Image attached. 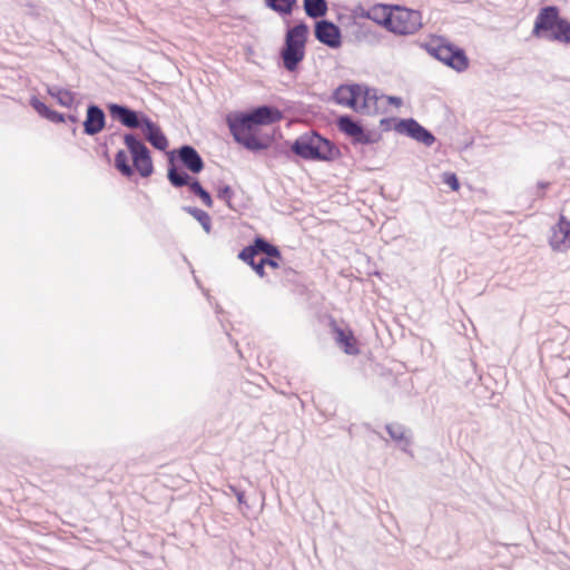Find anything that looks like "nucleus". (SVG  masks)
Returning a JSON list of instances; mask_svg holds the SVG:
<instances>
[{"label": "nucleus", "instance_id": "obj_1", "mask_svg": "<svg viewBox=\"0 0 570 570\" xmlns=\"http://www.w3.org/2000/svg\"><path fill=\"white\" fill-rule=\"evenodd\" d=\"M282 119V112L271 106H261L249 112L229 115L226 119L234 139L250 151L267 148L268 144L256 135V126L271 125Z\"/></svg>", "mask_w": 570, "mask_h": 570}, {"label": "nucleus", "instance_id": "obj_2", "mask_svg": "<svg viewBox=\"0 0 570 570\" xmlns=\"http://www.w3.org/2000/svg\"><path fill=\"white\" fill-rule=\"evenodd\" d=\"M292 150L304 159L322 161L334 160L340 155L333 142L316 132L298 137L292 145Z\"/></svg>", "mask_w": 570, "mask_h": 570}, {"label": "nucleus", "instance_id": "obj_3", "mask_svg": "<svg viewBox=\"0 0 570 570\" xmlns=\"http://www.w3.org/2000/svg\"><path fill=\"white\" fill-rule=\"evenodd\" d=\"M308 28L304 22L289 29L285 38V47L282 50L284 67L288 71L296 69L297 65L304 58V46L306 42Z\"/></svg>", "mask_w": 570, "mask_h": 570}, {"label": "nucleus", "instance_id": "obj_4", "mask_svg": "<svg viewBox=\"0 0 570 570\" xmlns=\"http://www.w3.org/2000/svg\"><path fill=\"white\" fill-rule=\"evenodd\" d=\"M390 31L395 35H414L422 27L420 11L395 6L390 12Z\"/></svg>", "mask_w": 570, "mask_h": 570}, {"label": "nucleus", "instance_id": "obj_5", "mask_svg": "<svg viewBox=\"0 0 570 570\" xmlns=\"http://www.w3.org/2000/svg\"><path fill=\"white\" fill-rule=\"evenodd\" d=\"M428 50L431 56L455 71L461 72L468 68V58L460 48L449 43H432L429 46Z\"/></svg>", "mask_w": 570, "mask_h": 570}, {"label": "nucleus", "instance_id": "obj_6", "mask_svg": "<svg viewBox=\"0 0 570 570\" xmlns=\"http://www.w3.org/2000/svg\"><path fill=\"white\" fill-rule=\"evenodd\" d=\"M338 129L353 138L355 144L372 145L377 142L380 136L375 131L365 130L350 116H341L337 120Z\"/></svg>", "mask_w": 570, "mask_h": 570}, {"label": "nucleus", "instance_id": "obj_7", "mask_svg": "<svg viewBox=\"0 0 570 570\" xmlns=\"http://www.w3.org/2000/svg\"><path fill=\"white\" fill-rule=\"evenodd\" d=\"M315 38L323 45L332 49H337L342 45V35L340 28L328 21L320 20L315 23Z\"/></svg>", "mask_w": 570, "mask_h": 570}, {"label": "nucleus", "instance_id": "obj_8", "mask_svg": "<svg viewBox=\"0 0 570 570\" xmlns=\"http://www.w3.org/2000/svg\"><path fill=\"white\" fill-rule=\"evenodd\" d=\"M396 130L419 142L430 147L435 141L434 136L414 119H403L396 125Z\"/></svg>", "mask_w": 570, "mask_h": 570}, {"label": "nucleus", "instance_id": "obj_9", "mask_svg": "<svg viewBox=\"0 0 570 570\" xmlns=\"http://www.w3.org/2000/svg\"><path fill=\"white\" fill-rule=\"evenodd\" d=\"M560 20L557 7H544L535 18L533 33L538 37H544V35H548L547 32L554 30Z\"/></svg>", "mask_w": 570, "mask_h": 570}, {"label": "nucleus", "instance_id": "obj_10", "mask_svg": "<svg viewBox=\"0 0 570 570\" xmlns=\"http://www.w3.org/2000/svg\"><path fill=\"white\" fill-rule=\"evenodd\" d=\"M549 243L554 250L564 252L570 248V220L564 216H560L558 225L552 228Z\"/></svg>", "mask_w": 570, "mask_h": 570}, {"label": "nucleus", "instance_id": "obj_11", "mask_svg": "<svg viewBox=\"0 0 570 570\" xmlns=\"http://www.w3.org/2000/svg\"><path fill=\"white\" fill-rule=\"evenodd\" d=\"M108 110L112 118L117 119L124 126L128 128L142 127V118L139 114L126 106L110 104Z\"/></svg>", "mask_w": 570, "mask_h": 570}, {"label": "nucleus", "instance_id": "obj_12", "mask_svg": "<svg viewBox=\"0 0 570 570\" xmlns=\"http://www.w3.org/2000/svg\"><path fill=\"white\" fill-rule=\"evenodd\" d=\"M361 85H342L334 92V99L338 105L350 107L355 111L360 108L358 95Z\"/></svg>", "mask_w": 570, "mask_h": 570}, {"label": "nucleus", "instance_id": "obj_13", "mask_svg": "<svg viewBox=\"0 0 570 570\" xmlns=\"http://www.w3.org/2000/svg\"><path fill=\"white\" fill-rule=\"evenodd\" d=\"M106 122V116L102 109L96 105L87 108L86 120L83 121V131L89 136L100 132Z\"/></svg>", "mask_w": 570, "mask_h": 570}, {"label": "nucleus", "instance_id": "obj_14", "mask_svg": "<svg viewBox=\"0 0 570 570\" xmlns=\"http://www.w3.org/2000/svg\"><path fill=\"white\" fill-rule=\"evenodd\" d=\"M177 154L183 165L193 174H198L204 169V161L194 147L184 145L177 150Z\"/></svg>", "mask_w": 570, "mask_h": 570}, {"label": "nucleus", "instance_id": "obj_15", "mask_svg": "<svg viewBox=\"0 0 570 570\" xmlns=\"http://www.w3.org/2000/svg\"><path fill=\"white\" fill-rule=\"evenodd\" d=\"M142 131L146 136V139L159 150H165L168 146V140L166 136L163 134L161 129L158 125L153 122L149 118H142Z\"/></svg>", "mask_w": 570, "mask_h": 570}, {"label": "nucleus", "instance_id": "obj_16", "mask_svg": "<svg viewBox=\"0 0 570 570\" xmlns=\"http://www.w3.org/2000/svg\"><path fill=\"white\" fill-rule=\"evenodd\" d=\"M377 100L379 97L376 90L361 85V92L358 95L360 108H357L356 111L363 114H372L376 111Z\"/></svg>", "mask_w": 570, "mask_h": 570}, {"label": "nucleus", "instance_id": "obj_17", "mask_svg": "<svg viewBox=\"0 0 570 570\" xmlns=\"http://www.w3.org/2000/svg\"><path fill=\"white\" fill-rule=\"evenodd\" d=\"M47 92L66 108H70L75 102V94L59 86H47Z\"/></svg>", "mask_w": 570, "mask_h": 570}, {"label": "nucleus", "instance_id": "obj_18", "mask_svg": "<svg viewBox=\"0 0 570 570\" xmlns=\"http://www.w3.org/2000/svg\"><path fill=\"white\" fill-rule=\"evenodd\" d=\"M548 40L570 43V22L563 18L557 23L554 30L549 35H544Z\"/></svg>", "mask_w": 570, "mask_h": 570}, {"label": "nucleus", "instance_id": "obj_19", "mask_svg": "<svg viewBox=\"0 0 570 570\" xmlns=\"http://www.w3.org/2000/svg\"><path fill=\"white\" fill-rule=\"evenodd\" d=\"M304 9L308 17L320 18L325 16L327 4L325 0H304Z\"/></svg>", "mask_w": 570, "mask_h": 570}, {"label": "nucleus", "instance_id": "obj_20", "mask_svg": "<svg viewBox=\"0 0 570 570\" xmlns=\"http://www.w3.org/2000/svg\"><path fill=\"white\" fill-rule=\"evenodd\" d=\"M391 6H377L370 11V18L377 23L384 26L390 31V12L392 11Z\"/></svg>", "mask_w": 570, "mask_h": 570}, {"label": "nucleus", "instance_id": "obj_21", "mask_svg": "<svg viewBox=\"0 0 570 570\" xmlns=\"http://www.w3.org/2000/svg\"><path fill=\"white\" fill-rule=\"evenodd\" d=\"M132 163L141 177H149L153 174L154 167L149 151L135 157Z\"/></svg>", "mask_w": 570, "mask_h": 570}, {"label": "nucleus", "instance_id": "obj_22", "mask_svg": "<svg viewBox=\"0 0 570 570\" xmlns=\"http://www.w3.org/2000/svg\"><path fill=\"white\" fill-rule=\"evenodd\" d=\"M124 141L129 150V153L132 156V159L135 157L141 156L145 153H148V148L144 142L138 140L132 134H126L124 137Z\"/></svg>", "mask_w": 570, "mask_h": 570}, {"label": "nucleus", "instance_id": "obj_23", "mask_svg": "<svg viewBox=\"0 0 570 570\" xmlns=\"http://www.w3.org/2000/svg\"><path fill=\"white\" fill-rule=\"evenodd\" d=\"M168 180L175 187H183L191 183L190 176L185 171L178 170L174 165L168 168L167 173Z\"/></svg>", "mask_w": 570, "mask_h": 570}, {"label": "nucleus", "instance_id": "obj_24", "mask_svg": "<svg viewBox=\"0 0 570 570\" xmlns=\"http://www.w3.org/2000/svg\"><path fill=\"white\" fill-rule=\"evenodd\" d=\"M386 431L394 441L404 442L403 450L406 451V446H409L411 442L406 438L405 428L399 423H391L386 425Z\"/></svg>", "mask_w": 570, "mask_h": 570}, {"label": "nucleus", "instance_id": "obj_25", "mask_svg": "<svg viewBox=\"0 0 570 570\" xmlns=\"http://www.w3.org/2000/svg\"><path fill=\"white\" fill-rule=\"evenodd\" d=\"M184 210H186L189 215H191L204 228L206 233H209L212 229V219L210 216L196 207H185Z\"/></svg>", "mask_w": 570, "mask_h": 570}, {"label": "nucleus", "instance_id": "obj_26", "mask_svg": "<svg viewBox=\"0 0 570 570\" xmlns=\"http://www.w3.org/2000/svg\"><path fill=\"white\" fill-rule=\"evenodd\" d=\"M254 244H255V248L257 250V253H263L265 254L267 257H276V258H281V252L279 249L269 244L267 240H265L264 238L262 237H256L255 240H254Z\"/></svg>", "mask_w": 570, "mask_h": 570}, {"label": "nucleus", "instance_id": "obj_27", "mask_svg": "<svg viewBox=\"0 0 570 570\" xmlns=\"http://www.w3.org/2000/svg\"><path fill=\"white\" fill-rule=\"evenodd\" d=\"M336 341L344 346V351L347 354H356L358 350L354 345V337L352 334H346L343 330L336 328Z\"/></svg>", "mask_w": 570, "mask_h": 570}, {"label": "nucleus", "instance_id": "obj_28", "mask_svg": "<svg viewBox=\"0 0 570 570\" xmlns=\"http://www.w3.org/2000/svg\"><path fill=\"white\" fill-rule=\"evenodd\" d=\"M296 0H265L268 8L279 14H289Z\"/></svg>", "mask_w": 570, "mask_h": 570}, {"label": "nucleus", "instance_id": "obj_29", "mask_svg": "<svg viewBox=\"0 0 570 570\" xmlns=\"http://www.w3.org/2000/svg\"><path fill=\"white\" fill-rule=\"evenodd\" d=\"M115 166L126 177H130L134 174V170L128 163V156L125 150H119L116 154Z\"/></svg>", "mask_w": 570, "mask_h": 570}, {"label": "nucleus", "instance_id": "obj_30", "mask_svg": "<svg viewBox=\"0 0 570 570\" xmlns=\"http://www.w3.org/2000/svg\"><path fill=\"white\" fill-rule=\"evenodd\" d=\"M189 188L190 190L197 195L202 202L207 206V207H212L213 206V199L209 195V193L207 190H205L202 185L199 184V181L197 180H193L190 184H189Z\"/></svg>", "mask_w": 570, "mask_h": 570}, {"label": "nucleus", "instance_id": "obj_31", "mask_svg": "<svg viewBox=\"0 0 570 570\" xmlns=\"http://www.w3.org/2000/svg\"><path fill=\"white\" fill-rule=\"evenodd\" d=\"M257 250L255 248V244L253 243L252 245L249 246H246L245 248H243L239 254H238V258L242 259L243 262L247 263L249 266H252L255 262H254V257L257 255Z\"/></svg>", "mask_w": 570, "mask_h": 570}, {"label": "nucleus", "instance_id": "obj_32", "mask_svg": "<svg viewBox=\"0 0 570 570\" xmlns=\"http://www.w3.org/2000/svg\"><path fill=\"white\" fill-rule=\"evenodd\" d=\"M31 106L35 108V110L43 116V117H48L49 112L51 111L43 102H41L40 100L33 98L31 100Z\"/></svg>", "mask_w": 570, "mask_h": 570}, {"label": "nucleus", "instance_id": "obj_33", "mask_svg": "<svg viewBox=\"0 0 570 570\" xmlns=\"http://www.w3.org/2000/svg\"><path fill=\"white\" fill-rule=\"evenodd\" d=\"M444 184H446L452 190H458L460 187L458 177L455 174L446 173L444 174Z\"/></svg>", "mask_w": 570, "mask_h": 570}, {"label": "nucleus", "instance_id": "obj_34", "mask_svg": "<svg viewBox=\"0 0 570 570\" xmlns=\"http://www.w3.org/2000/svg\"><path fill=\"white\" fill-rule=\"evenodd\" d=\"M233 195L232 188L229 186H224L218 190V198L229 202Z\"/></svg>", "mask_w": 570, "mask_h": 570}, {"label": "nucleus", "instance_id": "obj_35", "mask_svg": "<svg viewBox=\"0 0 570 570\" xmlns=\"http://www.w3.org/2000/svg\"><path fill=\"white\" fill-rule=\"evenodd\" d=\"M250 267L256 272V274L259 277L265 276V271H264L265 264H263V258L257 264L254 263Z\"/></svg>", "mask_w": 570, "mask_h": 570}, {"label": "nucleus", "instance_id": "obj_36", "mask_svg": "<svg viewBox=\"0 0 570 570\" xmlns=\"http://www.w3.org/2000/svg\"><path fill=\"white\" fill-rule=\"evenodd\" d=\"M49 120L53 122H62L65 120L63 115L57 111L51 110L47 117Z\"/></svg>", "mask_w": 570, "mask_h": 570}, {"label": "nucleus", "instance_id": "obj_37", "mask_svg": "<svg viewBox=\"0 0 570 570\" xmlns=\"http://www.w3.org/2000/svg\"><path fill=\"white\" fill-rule=\"evenodd\" d=\"M275 257H266V258H263V264H265V266H269L272 268H278L279 267V264L277 261L274 259Z\"/></svg>", "mask_w": 570, "mask_h": 570}, {"label": "nucleus", "instance_id": "obj_38", "mask_svg": "<svg viewBox=\"0 0 570 570\" xmlns=\"http://www.w3.org/2000/svg\"><path fill=\"white\" fill-rule=\"evenodd\" d=\"M387 100L390 104H392L396 107H400L402 105V99L400 97L390 96V97H387Z\"/></svg>", "mask_w": 570, "mask_h": 570}, {"label": "nucleus", "instance_id": "obj_39", "mask_svg": "<svg viewBox=\"0 0 570 570\" xmlns=\"http://www.w3.org/2000/svg\"><path fill=\"white\" fill-rule=\"evenodd\" d=\"M236 492V497H237V500L239 503H243L244 501V493L240 492V491H235Z\"/></svg>", "mask_w": 570, "mask_h": 570}, {"label": "nucleus", "instance_id": "obj_40", "mask_svg": "<svg viewBox=\"0 0 570 570\" xmlns=\"http://www.w3.org/2000/svg\"><path fill=\"white\" fill-rule=\"evenodd\" d=\"M539 186L540 188H546L548 186V183H540Z\"/></svg>", "mask_w": 570, "mask_h": 570}, {"label": "nucleus", "instance_id": "obj_41", "mask_svg": "<svg viewBox=\"0 0 570 570\" xmlns=\"http://www.w3.org/2000/svg\"><path fill=\"white\" fill-rule=\"evenodd\" d=\"M69 119H70L71 121H73V122L77 120V119H76V117H73V116H70V117H69Z\"/></svg>", "mask_w": 570, "mask_h": 570}]
</instances>
